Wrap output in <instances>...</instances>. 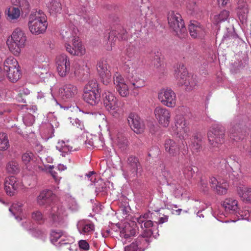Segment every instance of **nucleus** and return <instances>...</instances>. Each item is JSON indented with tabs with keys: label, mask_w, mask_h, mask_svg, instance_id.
Wrapping results in <instances>:
<instances>
[{
	"label": "nucleus",
	"mask_w": 251,
	"mask_h": 251,
	"mask_svg": "<svg viewBox=\"0 0 251 251\" xmlns=\"http://www.w3.org/2000/svg\"><path fill=\"white\" fill-rule=\"evenodd\" d=\"M152 214L148 212L133 218V222L139 225L144 230L142 236L138 237L135 242L129 246L126 247L125 251H143L148 246L150 242L149 237L152 234L151 228L153 225V222L150 220Z\"/></svg>",
	"instance_id": "1"
},
{
	"label": "nucleus",
	"mask_w": 251,
	"mask_h": 251,
	"mask_svg": "<svg viewBox=\"0 0 251 251\" xmlns=\"http://www.w3.org/2000/svg\"><path fill=\"white\" fill-rule=\"evenodd\" d=\"M129 87L126 84L123 76L119 73L114 74L113 81L115 87L119 95L122 97L128 96L129 89L131 90L134 96L138 95V90L146 85L145 81L138 75H133L128 78Z\"/></svg>",
	"instance_id": "2"
},
{
	"label": "nucleus",
	"mask_w": 251,
	"mask_h": 251,
	"mask_svg": "<svg viewBox=\"0 0 251 251\" xmlns=\"http://www.w3.org/2000/svg\"><path fill=\"white\" fill-rule=\"evenodd\" d=\"M28 26L30 32L38 35L45 32L47 27V17L41 10L33 11L28 18Z\"/></svg>",
	"instance_id": "3"
},
{
	"label": "nucleus",
	"mask_w": 251,
	"mask_h": 251,
	"mask_svg": "<svg viewBox=\"0 0 251 251\" xmlns=\"http://www.w3.org/2000/svg\"><path fill=\"white\" fill-rule=\"evenodd\" d=\"M26 36L23 30L20 28L15 29L8 37L6 45L9 51L15 56L20 55L22 49L25 45Z\"/></svg>",
	"instance_id": "4"
},
{
	"label": "nucleus",
	"mask_w": 251,
	"mask_h": 251,
	"mask_svg": "<svg viewBox=\"0 0 251 251\" xmlns=\"http://www.w3.org/2000/svg\"><path fill=\"white\" fill-rule=\"evenodd\" d=\"M68 217L67 211L60 202L52 203L49 214L50 221L55 226L63 225Z\"/></svg>",
	"instance_id": "5"
},
{
	"label": "nucleus",
	"mask_w": 251,
	"mask_h": 251,
	"mask_svg": "<svg viewBox=\"0 0 251 251\" xmlns=\"http://www.w3.org/2000/svg\"><path fill=\"white\" fill-rule=\"evenodd\" d=\"M102 100L105 110L113 117H118L121 112V108L117 97L112 92L105 91L102 94Z\"/></svg>",
	"instance_id": "6"
},
{
	"label": "nucleus",
	"mask_w": 251,
	"mask_h": 251,
	"mask_svg": "<svg viewBox=\"0 0 251 251\" xmlns=\"http://www.w3.org/2000/svg\"><path fill=\"white\" fill-rule=\"evenodd\" d=\"M84 100L91 105H96L100 100V94L99 85L95 79L90 80L84 88Z\"/></svg>",
	"instance_id": "7"
},
{
	"label": "nucleus",
	"mask_w": 251,
	"mask_h": 251,
	"mask_svg": "<svg viewBox=\"0 0 251 251\" xmlns=\"http://www.w3.org/2000/svg\"><path fill=\"white\" fill-rule=\"evenodd\" d=\"M175 126L172 128L173 134L181 140H185L190 132L189 123L184 115L176 114L174 118Z\"/></svg>",
	"instance_id": "8"
},
{
	"label": "nucleus",
	"mask_w": 251,
	"mask_h": 251,
	"mask_svg": "<svg viewBox=\"0 0 251 251\" xmlns=\"http://www.w3.org/2000/svg\"><path fill=\"white\" fill-rule=\"evenodd\" d=\"M50 241L57 247L63 246H69L68 249L71 250L70 245L74 243V239L73 237L65 231L60 229L52 230L50 232Z\"/></svg>",
	"instance_id": "9"
},
{
	"label": "nucleus",
	"mask_w": 251,
	"mask_h": 251,
	"mask_svg": "<svg viewBox=\"0 0 251 251\" xmlns=\"http://www.w3.org/2000/svg\"><path fill=\"white\" fill-rule=\"evenodd\" d=\"M167 19L169 26L177 35L180 36L185 32L186 28L179 14L174 11H170Z\"/></svg>",
	"instance_id": "10"
},
{
	"label": "nucleus",
	"mask_w": 251,
	"mask_h": 251,
	"mask_svg": "<svg viewBox=\"0 0 251 251\" xmlns=\"http://www.w3.org/2000/svg\"><path fill=\"white\" fill-rule=\"evenodd\" d=\"M158 99L162 104L168 107H175L176 103V93L170 88H162L158 93Z\"/></svg>",
	"instance_id": "11"
},
{
	"label": "nucleus",
	"mask_w": 251,
	"mask_h": 251,
	"mask_svg": "<svg viewBox=\"0 0 251 251\" xmlns=\"http://www.w3.org/2000/svg\"><path fill=\"white\" fill-rule=\"evenodd\" d=\"M140 169L141 165L138 159L135 157L130 156L128 158L126 169H122L123 175L126 180H128L136 177Z\"/></svg>",
	"instance_id": "12"
},
{
	"label": "nucleus",
	"mask_w": 251,
	"mask_h": 251,
	"mask_svg": "<svg viewBox=\"0 0 251 251\" xmlns=\"http://www.w3.org/2000/svg\"><path fill=\"white\" fill-rule=\"evenodd\" d=\"M55 65L58 75L64 77L69 75L71 71V63L69 57L64 54L56 57Z\"/></svg>",
	"instance_id": "13"
},
{
	"label": "nucleus",
	"mask_w": 251,
	"mask_h": 251,
	"mask_svg": "<svg viewBox=\"0 0 251 251\" xmlns=\"http://www.w3.org/2000/svg\"><path fill=\"white\" fill-rule=\"evenodd\" d=\"M180 74L176 75L178 83L180 85H184L187 91H191L195 88L197 81L193 76L188 75L187 71L183 68L179 71Z\"/></svg>",
	"instance_id": "14"
},
{
	"label": "nucleus",
	"mask_w": 251,
	"mask_h": 251,
	"mask_svg": "<svg viewBox=\"0 0 251 251\" xmlns=\"http://www.w3.org/2000/svg\"><path fill=\"white\" fill-rule=\"evenodd\" d=\"M4 186L6 194L12 196L18 191L23 189V185L20 179L11 176L5 178Z\"/></svg>",
	"instance_id": "15"
},
{
	"label": "nucleus",
	"mask_w": 251,
	"mask_h": 251,
	"mask_svg": "<svg viewBox=\"0 0 251 251\" xmlns=\"http://www.w3.org/2000/svg\"><path fill=\"white\" fill-rule=\"evenodd\" d=\"M155 119L162 126H168L171 120V114L169 110L161 106H156L153 111Z\"/></svg>",
	"instance_id": "16"
},
{
	"label": "nucleus",
	"mask_w": 251,
	"mask_h": 251,
	"mask_svg": "<svg viewBox=\"0 0 251 251\" xmlns=\"http://www.w3.org/2000/svg\"><path fill=\"white\" fill-rule=\"evenodd\" d=\"M97 69L104 85H108L111 81V68L106 60H100L97 63Z\"/></svg>",
	"instance_id": "17"
},
{
	"label": "nucleus",
	"mask_w": 251,
	"mask_h": 251,
	"mask_svg": "<svg viewBox=\"0 0 251 251\" xmlns=\"http://www.w3.org/2000/svg\"><path fill=\"white\" fill-rule=\"evenodd\" d=\"M211 188L219 195H226L229 187L228 182L221 177H211L209 179Z\"/></svg>",
	"instance_id": "18"
},
{
	"label": "nucleus",
	"mask_w": 251,
	"mask_h": 251,
	"mask_svg": "<svg viewBox=\"0 0 251 251\" xmlns=\"http://www.w3.org/2000/svg\"><path fill=\"white\" fill-rule=\"evenodd\" d=\"M74 40V41H71V43H67L64 46L66 51L73 55H83L86 52L84 46L82 45L79 38Z\"/></svg>",
	"instance_id": "19"
},
{
	"label": "nucleus",
	"mask_w": 251,
	"mask_h": 251,
	"mask_svg": "<svg viewBox=\"0 0 251 251\" xmlns=\"http://www.w3.org/2000/svg\"><path fill=\"white\" fill-rule=\"evenodd\" d=\"M170 173L167 171H164L162 172L160 177H164V180L166 181L168 185L171 187V189L173 191V194L176 198L181 197L186 192V190L180 184L176 183V182H170L169 176Z\"/></svg>",
	"instance_id": "20"
},
{
	"label": "nucleus",
	"mask_w": 251,
	"mask_h": 251,
	"mask_svg": "<svg viewBox=\"0 0 251 251\" xmlns=\"http://www.w3.org/2000/svg\"><path fill=\"white\" fill-rule=\"evenodd\" d=\"M128 122L131 128L137 134L143 133L145 129L143 121L136 114L131 113L128 117Z\"/></svg>",
	"instance_id": "21"
},
{
	"label": "nucleus",
	"mask_w": 251,
	"mask_h": 251,
	"mask_svg": "<svg viewBox=\"0 0 251 251\" xmlns=\"http://www.w3.org/2000/svg\"><path fill=\"white\" fill-rule=\"evenodd\" d=\"M78 30L74 25L70 27H65L61 31V36L64 43V46L67 43H71V42L74 41V39L79 38L78 36Z\"/></svg>",
	"instance_id": "22"
},
{
	"label": "nucleus",
	"mask_w": 251,
	"mask_h": 251,
	"mask_svg": "<svg viewBox=\"0 0 251 251\" xmlns=\"http://www.w3.org/2000/svg\"><path fill=\"white\" fill-rule=\"evenodd\" d=\"M77 93L76 87L71 84H67L59 88V96L63 100H67L74 98Z\"/></svg>",
	"instance_id": "23"
},
{
	"label": "nucleus",
	"mask_w": 251,
	"mask_h": 251,
	"mask_svg": "<svg viewBox=\"0 0 251 251\" xmlns=\"http://www.w3.org/2000/svg\"><path fill=\"white\" fill-rule=\"evenodd\" d=\"M207 136L209 144L213 147H218L224 141V134L222 130L212 129Z\"/></svg>",
	"instance_id": "24"
},
{
	"label": "nucleus",
	"mask_w": 251,
	"mask_h": 251,
	"mask_svg": "<svg viewBox=\"0 0 251 251\" xmlns=\"http://www.w3.org/2000/svg\"><path fill=\"white\" fill-rule=\"evenodd\" d=\"M221 205L227 213H237L239 211V206L237 199L233 197L226 198L221 202Z\"/></svg>",
	"instance_id": "25"
},
{
	"label": "nucleus",
	"mask_w": 251,
	"mask_h": 251,
	"mask_svg": "<svg viewBox=\"0 0 251 251\" xmlns=\"http://www.w3.org/2000/svg\"><path fill=\"white\" fill-rule=\"evenodd\" d=\"M55 196L50 190H44L37 197V202L40 206H44L52 202Z\"/></svg>",
	"instance_id": "26"
},
{
	"label": "nucleus",
	"mask_w": 251,
	"mask_h": 251,
	"mask_svg": "<svg viewBox=\"0 0 251 251\" xmlns=\"http://www.w3.org/2000/svg\"><path fill=\"white\" fill-rule=\"evenodd\" d=\"M117 39H126V37H125V31L124 30L121 34H120L118 31L111 30L109 32L108 37H107L108 41L104 45L105 49L107 50H112V47L115 45Z\"/></svg>",
	"instance_id": "27"
},
{
	"label": "nucleus",
	"mask_w": 251,
	"mask_h": 251,
	"mask_svg": "<svg viewBox=\"0 0 251 251\" xmlns=\"http://www.w3.org/2000/svg\"><path fill=\"white\" fill-rule=\"evenodd\" d=\"M76 226L78 232L82 235H90L95 229L94 225L88 220H80L77 222Z\"/></svg>",
	"instance_id": "28"
},
{
	"label": "nucleus",
	"mask_w": 251,
	"mask_h": 251,
	"mask_svg": "<svg viewBox=\"0 0 251 251\" xmlns=\"http://www.w3.org/2000/svg\"><path fill=\"white\" fill-rule=\"evenodd\" d=\"M49 124L46 126L47 130L43 131V134L46 139L51 138L53 134V128L59 126V123L57 121L56 118L52 114H49L48 116Z\"/></svg>",
	"instance_id": "29"
},
{
	"label": "nucleus",
	"mask_w": 251,
	"mask_h": 251,
	"mask_svg": "<svg viewBox=\"0 0 251 251\" xmlns=\"http://www.w3.org/2000/svg\"><path fill=\"white\" fill-rule=\"evenodd\" d=\"M189 29L190 35L194 38H201L205 34V31L203 27L196 21H194L190 24Z\"/></svg>",
	"instance_id": "30"
},
{
	"label": "nucleus",
	"mask_w": 251,
	"mask_h": 251,
	"mask_svg": "<svg viewBox=\"0 0 251 251\" xmlns=\"http://www.w3.org/2000/svg\"><path fill=\"white\" fill-rule=\"evenodd\" d=\"M113 144L122 151L126 150L128 146L126 138L121 133H117L112 137Z\"/></svg>",
	"instance_id": "31"
},
{
	"label": "nucleus",
	"mask_w": 251,
	"mask_h": 251,
	"mask_svg": "<svg viewBox=\"0 0 251 251\" xmlns=\"http://www.w3.org/2000/svg\"><path fill=\"white\" fill-rule=\"evenodd\" d=\"M164 147L166 152L171 156H176L179 153V148L176 142L172 139H166Z\"/></svg>",
	"instance_id": "32"
},
{
	"label": "nucleus",
	"mask_w": 251,
	"mask_h": 251,
	"mask_svg": "<svg viewBox=\"0 0 251 251\" xmlns=\"http://www.w3.org/2000/svg\"><path fill=\"white\" fill-rule=\"evenodd\" d=\"M237 193L243 201L251 203V187L240 186L237 188Z\"/></svg>",
	"instance_id": "33"
},
{
	"label": "nucleus",
	"mask_w": 251,
	"mask_h": 251,
	"mask_svg": "<svg viewBox=\"0 0 251 251\" xmlns=\"http://www.w3.org/2000/svg\"><path fill=\"white\" fill-rule=\"evenodd\" d=\"M56 149L61 152L63 156H65L68 152L76 151V149H73V147L70 145L69 141L66 142L63 140L59 141L56 145Z\"/></svg>",
	"instance_id": "34"
},
{
	"label": "nucleus",
	"mask_w": 251,
	"mask_h": 251,
	"mask_svg": "<svg viewBox=\"0 0 251 251\" xmlns=\"http://www.w3.org/2000/svg\"><path fill=\"white\" fill-rule=\"evenodd\" d=\"M227 162L231 169L237 175L240 170L241 161L240 158L236 155H231L227 159Z\"/></svg>",
	"instance_id": "35"
},
{
	"label": "nucleus",
	"mask_w": 251,
	"mask_h": 251,
	"mask_svg": "<svg viewBox=\"0 0 251 251\" xmlns=\"http://www.w3.org/2000/svg\"><path fill=\"white\" fill-rule=\"evenodd\" d=\"M7 19L10 21L17 20L20 16L21 11L18 7L10 6L5 12Z\"/></svg>",
	"instance_id": "36"
},
{
	"label": "nucleus",
	"mask_w": 251,
	"mask_h": 251,
	"mask_svg": "<svg viewBox=\"0 0 251 251\" xmlns=\"http://www.w3.org/2000/svg\"><path fill=\"white\" fill-rule=\"evenodd\" d=\"M9 210L15 216V219L17 221H20L23 220V218L20 216L23 210V204L22 203L17 202L13 203Z\"/></svg>",
	"instance_id": "37"
},
{
	"label": "nucleus",
	"mask_w": 251,
	"mask_h": 251,
	"mask_svg": "<svg viewBox=\"0 0 251 251\" xmlns=\"http://www.w3.org/2000/svg\"><path fill=\"white\" fill-rule=\"evenodd\" d=\"M6 75L8 79L11 82L18 81L21 77V73L19 67L6 72Z\"/></svg>",
	"instance_id": "38"
},
{
	"label": "nucleus",
	"mask_w": 251,
	"mask_h": 251,
	"mask_svg": "<svg viewBox=\"0 0 251 251\" xmlns=\"http://www.w3.org/2000/svg\"><path fill=\"white\" fill-rule=\"evenodd\" d=\"M18 67H19V66L17 60L12 56L7 58L3 63V70L5 72Z\"/></svg>",
	"instance_id": "39"
},
{
	"label": "nucleus",
	"mask_w": 251,
	"mask_h": 251,
	"mask_svg": "<svg viewBox=\"0 0 251 251\" xmlns=\"http://www.w3.org/2000/svg\"><path fill=\"white\" fill-rule=\"evenodd\" d=\"M230 138L234 141H238L243 138V135L239 126L231 127L229 131Z\"/></svg>",
	"instance_id": "40"
},
{
	"label": "nucleus",
	"mask_w": 251,
	"mask_h": 251,
	"mask_svg": "<svg viewBox=\"0 0 251 251\" xmlns=\"http://www.w3.org/2000/svg\"><path fill=\"white\" fill-rule=\"evenodd\" d=\"M229 15V11L224 10L221 12L219 14H215L212 17L213 24L217 25L222 22L227 20Z\"/></svg>",
	"instance_id": "41"
},
{
	"label": "nucleus",
	"mask_w": 251,
	"mask_h": 251,
	"mask_svg": "<svg viewBox=\"0 0 251 251\" xmlns=\"http://www.w3.org/2000/svg\"><path fill=\"white\" fill-rule=\"evenodd\" d=\"M135 229L128 226H126L124 228L120 230V236L126 240L129 239L131 236L135 235Z\"/></svg>",
	"instance_id": "42"
},
{
	"label": "nucleus",
	"mask_w": 251,
	"mask_h": 251,
	"mask_svg": "<svg viewBox=\"0 0 251 251\" xmlns=\"http://www.w3.org/2000/svg\"><path fill=\"white\" fill-rule=\"evenodd\" d=\"M50 13H58L61 10V4L60 0H51L47 4Z\"/></svg>",
	"instance_id": "43"
},
{
	"label": "nucleus",
	"mask_w": 251,
	"mask_h": 251,
	"mask_svg": "<svg viewBox=\"0 0 251 251\" xmlns=\"http://www.w3.org/2000/svg\"><path fill=\"white\" fill-rule=\"evenodd\" d=\"M201 138L198 136H194L191 140V144L190 145L191 149L194 153H197L200 151L201 149Z\"/></svg>",
	"instance_id": "44"
},
{
	"label": "nucleus",
	"mask_w": 251,
	"mask_h": 251,
	"mask_svg": "<svg viewBox=\"0 0 251 251\" xmlns=\"http://www.w3.org/2000/svg\"><path fill=\"white\" fill-rule=\"evenodd\" d=\"M6 171L10 174H17L20 171L19 164L16 161H9L6 165Z\"/></svg>",
	"instance_id": "45"
},
{
	"label": "nucleus",
	"mask_w": 251,
	"mask_h": 251,
	"mask_svg": "<svg viewBox=\"0 0 251 251\" xmlns=\"http://www.w3.org/2000/svg\"><path fill=\"white\" fill-rule=\"evenodd\" d=\"M9 147V143L7 135L3 132L0 133V151H5Z\"/></svg>",
	"instance_id": "46"
},
{
	"label": "nucleus",
	"mask_w": 251,
	"mask_h": 251,
	"mask_svg": "<svg viewBox=\"0 0 251 251\" xmlns=\"http://www.w3.org/2000/svg\"><path fill=\"white\" fill-rule=\"evenodd\" d=\"M238 10L237 12L239 17L240 16L242 15V14H244L243 17L245 16V14L248 12L247 4L244 0H239L238 3Z\"/></svg>",
	"instance_id": "47"
},
{
	"label": "nucleus",
	"mask_w": 251,
	"mask_h": 251,
	"mask_svg": "<svg viewBox=\"0 0 251 251\" xmlns=\"http://www.w3.org/2000/svg\"><path fill=\"white\" fill-rule=\"evenodd\" d=\"M65 204H67L68 208L72 211H76L78 209V205L75 199L72 197H68L66 200Z\"/></svg>",
	"instance_id": "48"
},
{
	"label": "nucleus",
	"mask_w": 251,
	"mask_h": 251,
	"mask_svg": "<svg viewBox=\"0 0 251 251\" xmlns=\"http://www.w3.org/2000/svg\"><path fill=\"white\" fill-rule=\"evenodd\" d=\"M182 171L184 177L188 179L192 178L195 173L192 167L189 165L184 166L182 168Z\"/></svg>",
	"instance_id": "49"
},
{
	"label": "nucleus",
	"mask_w": 251,
	"mask_h": 251,
	"mask_svg": "<svg viewBox=\"0 0 251 251\" xmlns=\"http://www.w3.org/2000/svg\"><path fill=\"white\" fill-rule=\"evenodd\" d=\"M34 158V155L33 153L30 151H27L24 153L22 156V161L25 164L33 161Z\"/></svg>",
	"instance_id": "50"
},
{
	"label": "nucleus",
	"mask_w": 251,
	"mask_h": 251,
	"mask_svg": "<svg viewBox=\"0 0 251 251\" xmlns=\"http://www.w3.org/2000/svg\"><path fill=\"white\" fill-rule=\"evenodd\" d=\"M69 119L72 125L74 127H75L81 130L84 129V126L83 122L78 119L69 118Z\"/></svg>",
	"instance_id": "51"
},
{
	"label": "nucleus",
	"mask_w": 251,
	"mask_h": 251,
	"mask_svg": "<svg viewBox=\"0 0 251 251\" xmlns=\"http://www.w3.org/2000/svg\"><path fill=\"white\" fill-rule=\"evenodd\" d=\"M80 64L83 66L82 69H79V68H77V66L75 67V70L74 71V74L76 76H79L81 75L83 73V71H87L89 69V68L88 67L86 62L82 61Z\"/></svg>",
	"instance_id": "52"
},
{
	"label": "nucleus",
	"mask_w": 251,
	"mask_h": 251,
	"mask_svg": "<svg viewBox=\"0 0 251 251\" xmlns=\"http://www.w3.org/2000/svg\"><path fill=\"white\" fill-rule=\"evenodd\" d=\"M98 184L96 187V193L98 194L100 193H106V187L105 183L102 180H100L97 182Z\"/></svg>",
	"instance_id": "53"
},
{
	"label": "nucleus",
	"mask_w": 251,
	"mask_h": 251,
	"mask_svg": "<svg viewBox=\"0 0 251 251\" xmlns=\"http://www.w3.org/2000/svg\"><path fill=\"white\" fill-rule=\"evenodd\" d=\"M153 64L156 68L163 67L164 57L162 56H156L153 59Z\"/></svg>",
	"instance_id": "54"
},
{
	"label": "nucleus",
	"mask_w": 251,
	"mask_h": 251,
	"mask_svg": "<svg viewBox=\"0 0 251 251\" xmlns=\"http://www.w3.org/2000/svg\"><path fill=\"white\" fill-rule=\"evenodd\" d=\"M31 217L33 220L38 222H42L44 217L42 213L40 211H35L32 213Z\"/></svg>",
	"instance_id": "55"
},
{
	"label": "nucleus",
	"mask_w": 251,
	"mask_h": 251,
	"mask_svg": "<svg viewBox=\"0 0 251 251\" xmlns=\"http://www.w3.org/2000/svg\"><path fill=\"white\" fill-rule=\"evenodd\" d=\"M23 122L26 126H30L34 122V117L31 114L26 115L23 117Z\"/></svg>",
	"instance_id": "56"
},
{
	"label": "nucleus",
	"mask_w": 251,
	"mask_h": 251,
	"mask_svg": "<svg viewBox=\"0 0 251 251\" xmlns=\"http://www.w3.org/2000/svg\"><path fill=\"white\" fill-rule=\"evenodd\" d=\"M54 168L53 166L51 165H47L45 166V169L46 170H49L50 171V172L51 174V175L52 176L53 178L54 179L55 181L56 182H58L60 179V177L57 176V173L55 172L52 170V169Z\"/></svg>",
	"instance_id": "57"
},
{
	"label": "nucleus",
	"mask_w": 251,
	"mask_h": 251,
	"mask_svg": "<svg viewBox=\"0 0 251 251\" xmlns=\"http://www.w3.org/2000/svg\"><path fill=\"white\" fill-rule=\"evenodd\" d=\"M11 2L12 4L20 6H26L28 4L26 0H11Z\"/></svg>",
	"instance_id": "58"
},
{
	"label": "nucleus",
	"mask_w": 251,
	"mask_h": 251,
	"mask_svg": "<svg viewBox=\"0 0 251 251\" xmlns=\"http://www.w3.org/2000/svg\"><path fill=\"white\" fill-rule=\"evenodd\" d=\"M199 186L203 191H206L208 189V183L204 179L201 178Z\"/></svg>",
	"instance_id": "59"
},
{
	"label": "nucleus",
	"mask_w": 251,
	"mask_h": 251,
	"mask_svg": "<svg viewBox=\"0 0 251 251\" xmlns=\"http://www.w3.org/2000/svg\"><path fill=\"white\" fill-rule=\"evenodd\" d=\"M33 72L38 76L40 77L42 75L46 72L45 68L42 67L40 68L37 66H34L33 68Z\"/></svg>",
	"instance_id": "60"
},
{
	"label": "nucleus",
	"mask_w": 251,
	"mask_h": 251,
	"mask_svg": "<svg viewBox=\"0 0 251 251\" xmlns=\"http://www.w3.org/2000/svg\"><path fill=\"white\" fill-rule=\"evenodd\" d=\"M79 247L80 249L84 250H88L89 249V245L88 243L84 240H81L78 243Z\"/></svg>",
	"instance_id": "61"
},
{
	"label": "nucleus",
	"mask_w": 251,
	"mask_h": 251,
	"mask_svg": "<svg viewBox=\"0 0 251 251\" xmlns=\"http://www.w3.org/2000/svg\"><path fill=\"white\" fill-rule=\"evenodd\" d=\"M31 234L32 236L39 238L44 234V232L39 229H34L31 231Z\"/></svg>",
	"instance_id": "62"
},
{
	"label": "nucleus",
	"mask_w": 251,
	"mask_h": 251,
	"mask_svg": "<svg viewBox=\"0 0 251 251\" xmlns=\"http://www.w3.org/2000/svg\"><path fill=\"white\" fill-rule=\"evenodd\" d=\"M87 140L85 141V144L87 148H90L94 145L92 136L91 135H89V136H87Z\"/></svg>",
	"instance_id": "63"
},
{
	"label": "nucleus",
	"mask_w": 251,
	"mask_h": 251,
	"mask_svg": "<svg viewBox=\"0 0 251 251\" xmlns=\"http://www.w3.org/2000/svg\"><path fill=\"white\" fill-rule=\"evenodd\" d=\"M86 176H87L88 180L92 181V182H95V180H96V175L94 172H90L88 174H86Z\"/></svg>",
	"instance_id": "64"
}]
</instances>
